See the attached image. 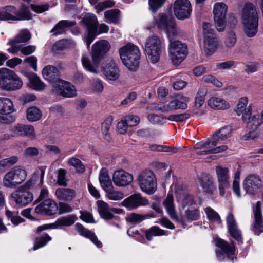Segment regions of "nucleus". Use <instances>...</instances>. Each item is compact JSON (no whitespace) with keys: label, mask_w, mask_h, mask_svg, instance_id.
Masks as SVG:
<instances>
[{"label":"nucleus","mask_w":263,"mask_h":263,"mask_svg":"<svg viewBox=\"0 0 263 263\" xmlns=\"http://www.w3.org/2000/svg\"><path fill=\"white\" fill-rule=\"evenodd\" d=\"M12 77L8 83L7 91H15L22 88L23 82L21 78L13 71Z\"/></svg>","instance_id":"nucleus-41"},{"label":"nucleus","mask_w":263,"mask_h":263,"mask_svg":"<svg viewBox=\"0 0 263 263\" xmlns=\"http://www.w3.org/2000/svg\"><path fill=\"white\" fill-rule=\"evenodd\" d=\"M92 63L89 55L84 54L82 58V63L85 69L89 72L97 74L99 72L98 67L100 59L91 54Z\"/></svg>","instance_id":"nucleus-24"},{"label":"nucleus","mask_w":263,"mask_h":263,"mask_svg":"<svg viewBox=\"0 0 263 263\" xmlns=\"http://www.w3.org/2000/svg\"><path fill=\"white\" fill-rule=\"evenodd\" d=\"M50 240H51V237L49 235L47 234H43L41 237L36 239L32 249L36 250L40 248L43 247Z\"/></svg>","instance_id":"nucleus-51"},{"label":"nucleus","mask_w":263,"mask_h":263,"mask_svg":"<svg viewBox=\"0 0 263 263\" xmlns=\"http://www.w3.org/2000/svg\"><path fill=\"white\" fill-rule=\"evenodd\" d=\"M42 111L36 107H31L27 111L26 117L30 122H35L41 119Z\"/></svg>","instance_id":"nucleus-46"},{"label":"nucleus","mask_w":263,"mask_h":263,"mask_svg":"<svg viewBox=\"0 0 263 263\" xmlns=\"http://www.w3.org/2000/svg\"><path fill=\"white\" fill-rule=\"evenodd\" d=\"M149 148L153 151L166 152L171 153H176L178 151V149L176 147L158 144H152L149 146Z\"/></svg>","instance_id":"nucleus-53"},{"label":"nucleus","mask_w":263,"mask_h":263,"mask_svg":"<svg viewBox=\"0 0 263 263\" xmlns=\"http://www.w3.org/2000/svg\"><path fill=\"white\" fill-rule=\"evenodd\" d=\"M217 145V141L212 139V140L201 141L197 143L194 145V149L198 155H206L221 153L228 148L225 145L216 147Z\"/></svg>","instance_id":"nucleus-11"},{"label":"nucleus","mask_w":263,"mask_h":263,"mask_svg":"<svg viewBox=\"0 0 263 263\" xmlns=\"http://www.w3.org/2000/svg\"><path fill=\"white\" fill-rule=\"evenodd\" d=\"M146 239L150 241L154 236H162L165 234L163 230L160 229L157 226H153L145 231Z\"/></svg>","instance_id":"nucleus-48"},{"label":"nucleus","mask_w":263,"mask_h":263,"mask_svg":"<svg viewBox=\"0 0 263 263\" xmlns=\"http://www.w3.org/2000/svg\"><path fill=\"white\" fill-rule=\"evenodd\" d=\"M174 11L179 20L189 18L192 12L190 2L188 0H176L174 5Z\"/></svg>","instance_id":"nucleus-16"},{"label":"nucleus","mask_w":263,"mask_h":263,"mask_svg":"<svg viewBox=\"0 0 263 263\" xmlns=\"http://www.w3.org/2000/svg\"><path fill=\"white\" fill-rule=\"evenodd\" d=\"M169 57L174 65H179L186 58L188 51L184 43L178 40H170L168 47Z\"/></svg>","instance_id":"nucleus-9"},{"label":"nucleus","mask_w":263,"mask_h":263,"mask_svg":"<svg viewBox=\"0 0 263 263\" xmlns=\"http://www.w3.org/2000/svg\"><path fill=\"white\" fill-rule=\"evenodd\" d=\"M163 43L158 36L148 37L144 43V51L148 59L153 63L159 61L162 53Z\"/></svg>","instance_id":"nucleus-6"},{"label":"nucleus","mask_w":263,"mask_h":263,"mask_svg":"<svg viewBox=\"0 0 263 263\" xmlns=\"http://www.w3.org/2000/svg\"><path fill=\"white\" fill-rule=\"evenodd\" d=\"M53 90L57 94L65 98H73L77 95V89L72 84L61 80L55 82Z\"/></svg>","instance_id":"nucleus-14"},{"label":"nucleus","mask_w":263,"mask_h":263,"mask_svg":"<svg viewBox=\"0 0 263 263\" xmlns=\"http://www.w3.org/2000/svg\"><path fill=\"white\" fill-rule=\"evenodd\" d=\"M81 24L87 28V31H97L98 21L93 14H86L81 20Z\"/></svg>","instance_id":"nucleus-32"},{"label":"nucleus","mask_w":263,"mask_h":263,"mask_svg":"<svg viewBox=\"0 0 263 263\" xmlns=\"http://www.w3.org/2000/svg\"><path fill=\"white\" fill-rule=\"evenodd\" d=\"M18 160L17 156H13L0 160V169L9 167L15 164Z\"/></svg>","instance_id":"nucleus-57"},{"label":"nucleus","mask_w":263,"mask_h":263,"mask_svg":"<svg viewBox=\"0 0 263 263\" xmlns=\"http://www.w3.org/2000/svg\"><path fill=\"white\" fill-rule=\"evenodd\" d=\"M198 182L207 194L212 195L216 190L212 177L208 174H201L198 178Z\"/></svg>","instance_id":"nucleus-23"},{"label":"nucleus","mask_w":263,"mask_h":263,"mask_svg":"<svg viewBox=\"0 0 263 263\" xmlns=\"http://www.w3.org/2000/svg\"><path fill=\"white\" fill-rule=\"evenodd\" d=\"M115 2L112 0H106L102 2H100L95 6L97 12H99L105 9L114 6Z\"/></svg>","instance_id":"nucleus-60"},{"label":"nucleus","mask_w":263,"mask_h":263,"mask_svg":"<svg viewBox=\"0 0 263 263\" xmlns=\"http://www.w3.org/2000/svg\"><path fill=\"white\" fill-rule=\"evenodd\" d=\"M91 88L97 93H101L104 89L103 85L101 80L99 79H94L91 82Z\"/></svg>","instance_id":"nucleus-64"},{"label":"nucleus","mask_w":263,"mask_h":263,"mask_svg":"<svg viewBox=\"0 0 263 263\" xmlns=\"http://www.w3.org/2000/svg\"><path fill=\"white\" fill-rule=\"evenodd\" d=\"M202 81L206 83H211L218 88L223 86L222 83L212 74L205 75L202 77Z\"/></svg>","instance_id":"nucleus-56"},{"label":"nucleus","mask_w":263,"mask_h":263,"mask_svg":"<svg viewBox=\"0 0 263 263\" xmlns=\"http://www.w3.org/2000/svg\"><path fill=\"white\" fill-rule=\"evenodd\" d=\"M16 8L13 6H6L0 9V20H15Z\"/></svg>","instance_id":"nucleus-40"},{"label":"nucleus","mask_w":263,"mask_h":263,"mask_svg":"<svg viewBox=\"0 0 263 263\" xmlns=\"http://www.w3.org/2000/svg\"><path fill=\"white\" fill-rule=\"evenodd\" d=\"M119 53L126 67L132 71L138 69L141 56V52L138 46L133 43H128L119 49Z\"/></svg>","instance_id":"nucleus-2"},{"label":"nucleus","mask_w":263,"mask_h":263,"mask_svg":"<svg viewBox=\"0 0 263 263\" xmlns=\"http://www.w3.org/2000/svg\"><path fill=\"white\" fill-rule=\"evenodd\" d=\"M32 16L30 13L28 8L23 6L21 10L17 11L15 14V20H31Z\"/></svg>","instance_id":"nucleus-50"},{"label":"nucleus","mask_w":263,"mask_h":263,"mask_svg":"<svg viewBox=\"0 0 263 263\" xmlns=\"http://www.w3.org/2000/svg\"><path fill=\"white\" fill-rule=\"evenodd\" d=\"M27 176V171L24 167L14 166L4 175L3 184L7 188L15 189L26 180Z\"/></svg>","instance_id":"nucleus-4"},{"label":"nucleus","mask_w":263,"mask_h":263,"mask_svg":"<svg viewBox=\"0 0 263 263\" xmlns=\"http://www.w3.org/2000/svg\"><path fill=\"white\" fill-rule=\"evenodd\" d=\"M176 198L177 201L182 204L183 208L187 206H191L195 203L193 197L187 194L183 193L182 194L177 192Z\"/></svg>","instance_id":"nucleus-44"},{"label":"nucleus","mask_w":263,"mask_h":263,"mask_svg":"<svg viewBox=\"0 0 263 263\" xmlns=\"http://www.w3.org/2000/svg\"><path fill=\"white\" fill-rule=\"evenodd\" d=\"M102 69L103 74L107 80L116 81L119 79L120 70L114 61L110 60L104 63Z\"/></svg>","instance_id":"nucleus-18"},{"label":"nucleus","mask_w":263,"mask_h":263,"mask_svg":"<svg viewBox=\"0 0 263 263\" xmlns=\"http://www.w3.org/2000/svg\"><path fill=\"white\" fill-rule=\"evenodd\" d=\"M227 223L231 235L237 241L242 242V238L241 232L238 229L234 216L231 212L229 213L227 217Z\"/></svg>","instance_id":"nucleus-22"},{"label":"nucleus","mask_w":263,"mask_h":263,"mask_svg":"<svg viewBox=\"0 0 263 263\" xmlns=\"http://www.w3.org/2000/svg\"><path fill=\"white\" fill-rule=\"evenodd\" d=\"M163 204L171 218L178 221L179 219L176 213L174 198L172 194H167L166 198L163 202Z\"/></svg>","instance_id":"nucleus-31"},{"label":"nucleus","mask_w":263,"mask_h":263,"mask_svg":"<svg viewBox=\"0 0 263 263\" xmlns=\"http://www.w3.org/2000/svg\"><path fill=\"white\" fill-rule=\"evenodd\" d=\"M68 165L74 167L77 172L81 173L85 171V166L81 160L75 157H71L68 161Z\"/></svg>","instance_id":"nucleus-52"},{"label":"nucleus","mask_w":263,"mask_h":263,"mask_svg":"<svg viewBox=\"0 0 263 263\" xmlns=\"http://www.w3.org/2000/svg\"><path fill=\"white\" fill-rule=\"evenodd\" d=\"M236 41L237 37L235 32L233 31H231L227 34L224 41L225 46L228 49H231L235 46Z\"/></svg>","instance_id":"nucleus-54"},{"label":"nucleus","mask_w":263,"mask_h":263,"mask_svg":"<svg viewBox=\"0 0 263 263\" xmlns=\"http://www.w3.org/2000/svg\"><path fill=\"white\" fill-rule=\"evenodd\" d=\"M204 212L210 221L212 222H217L218 223L221 222L219 215L211 207H207L204 209Z\"/></svg>","instance_id":"nucleus-49"},{"label":"nucleus","mask_w":263,"mask_h":263,"mask_svg":"<svg viewBox=\"0 0 263 263\" xmlns=\"http://www.w3.org/2000/svg\"><path fill=\"white\" fill-rule=\"evenodd\" d=\"M105 21L108 23L118 24L120 20V11L119 9H111L104 12Z\"/></svg>","instance_id":"nucleus-42"},{"label":"nucleus","mask_w":263,"mask_h":263,"mask_svg":"<svg viewBox=\"0 0 263 263\" xmlns=\"http://www.w3.org/2000/svg\"><path fill=\"white\" fill-rule=\"evenodd\" d=\"M155 23L157 28L164 31L170 39L176 37L180 33V30L176 25L174 19L164 13H160L157 16Z\"/></svg>","instance_id":"nucleus-7"},{"label":"nucleus","mask_w":263,"mask_h":263,"mask_svg":"<svg viewBox=\"0 0 263 263\" xmlns=\"http://www.w3.org/2000/svg\"><path fill=\"white\" fill-rule=\"evenodd\" d=\"M14 111L11 99L7 97H0V114H11Z\"/></svg>","instance_id":"nucleus-36"},{"label":"nucleus","mask_w":263,"mask_h":263,"mask_svg":"<svg viewBox=\"0 0 263 263\" xmlns=\"http://www.w3.org/2000/svg\"><path fill=\"white\" fill-rule=\"evenodd\" d=\"M112 117L109 116L105 119L102 124L101 129L103 134H104V138L108 141H109L111 140V137L109 134V130L112 125Z\"/></svg>","instance_id":"nucleus-47"},{"label":"nucleus","mask_w":263,"mask_h":263,"mask_svg":"<svg viewBox=\"0 0 263 263\" xmlns=\"http://www.w3.org/2000/svg\"><path fill=\"white\" fill-rule=\"evenodd\" d=\"M58 209L56 202L50 198L45 199L35 209V212L39 214L51 215Z\"/></svg>","instance_id":"nucleus-21"},{"label":"nucleus","mask_w":263,"mask_h":263,"mask_svg":"<svg viewBox=\"0 0 263 263\" xmlns=\"http://www.w3.org/2000/svg\"><path fill=\"white\" fill-rule=\"evenodd\" d=\"M211 27V24L209 23L204 22L203 23V41L202 50L206 56H210L214 53L218 45V39Z\"/></svg>","instance_id":"nucleus-5"},{"label":"nucleus","mask_w":263,"mask_h":263,"mask_svg":"<svg viewBox=\"0 0 263 263\" xmlns=\"http://www.w3.org/2000/svg\"><path fill=\"white\" fill-rule=\"evenodd\" d=\"M106 197L109 200L114 201H119L122 200L124 197L123 192L120 191L111 189L106 194Z\"/></svg>","instance_id":"nucleus-55"},{"label":"nucleus","mask_w":263,"mask_h":263,"mask_svg":"<svg viewBox=\"0 0 263 263\" xmlns=\"http://www.w3.org/2000/svg\"><path fill=\"white\" fill-rule=\"evenodd\" d=\"M242 22L244 31L248 37H253L257 32L258 15L255 6L252 3L246 4L242 10Z\"/></svg>","instance_id":"nucleus-1"},{"label":"nucleus","mask_w":263,"mask_h":263,"mask_svg":"<svg viewBox=\"0 0 263 263\" xmlns=\"http://www.w3.org/2000/svg\"><path fill=\"white\" fill-rule=\"evenodd\" d=\"M190 117V115L188 113H183L181 114H176L170 115L167 119L171 121L181 122Z\"/></svg>","instance_id":"nucleus-61"},{"label":"nucleus","mask_w":263,"mask_h":263,"mask_svg":"<svg viewBox=\"0 0 263 263\" xmlns=\"http://www.w3.org/2000/svg\"><path fill=\"white\" fill-rule=\"evenodd\" d=\"M29 80V86L37 91H42L46 87V85L40 79L39 77L34 73L27 74L26 76Z\"/></svg>","instance_id":"nucleus-37"},{"label":"nucleus","mask_w":263,"mask_h":263,"mask_svg":"<svg viewBox=\"0 0 263 263\" xmlns=\"http://www.w3.org/2000/svg\"><path fill=\"white\" fill-rule=\"evenodd\" d=\"M42 75L45 80L52 81L59 77V71L55 67L52 65H47L43 69Z\"/></svg>","instance_id":"nucleus-39"},{"label":"nucleus","mask_w":263,"mask_h":263,"mask_svg":"<svg viewBox=\"0 0 263 263\" xmlns=\"http://www.w3.org/2000/svg\"><path fill=\"white\" fill-rule=\"evenodd\" d=\"M137 180L141 190L146 194L151 195L156 191L157 179L153 171L145 170L141 172Z\"/></svg>","instance_id":"nucleus-10"},{"label":"nucleus","mask_w":263,"mask_h":263,"mask_svg":"<svg viewBox=\"0 0 263 263\" xmlns=\"http://www.w3.org/2000/svg\"><path fill=\"white\" fill-rule=\"evenodd\" d=\"M31 36V34L28 30L23 29L14 39L10 40V44L26 43L30 40Z\"/></svg>","instance_id":"nucleus-45"},{"label":"nucleus","mask_w":263,"mask_h":263,"mask_svg":"<svg viewBox=\"0 0 263 263\" xmlns=\"http://www.w3.org/2000/svg\"><path fill=\"white\" fill-rule=\"evenodd\" d=\"M228 6L223 2L216 3L213 7V13L215 26L219 32H222L226 28V14Z\"/></svg>","instance_id":"nucleus-12"},{"label":"nucleus","mask_w":263,"mask_h":263,"mask_svg":"<svg viewBox=\"0 0 263 263\" xmlns=\"http://www.w3.org/2000/svg\"><path fill=\"white\" fill-rule=\"evenodd\" d=\"M248 99L246 97H242L239 99L237 105L234 109L238 116H243L247 114H250L252 107L248 104Z\"/></svg>","instance_id":"nucleus-30"},{"label":"nucleus","mask_w":263,"mask_h":263,"mask_svg":"<svg viewBox=\"0 0 263 263\" xmlns=\"http://www.w3.org/2000/svg\"><path fill=\"white\" fill-rule=\"evenodd\" d=\"M216 245L221 249L222 252L226 254L228 258L233 259L234 254V247L233 244H228L223 239H218L216 240Z\"/></svg>","instance_id":"nucleus-35"},{"label":"nucleus","mask_w":263,"mask_h":263,"mask_svg":"<svg viewBox=\"0 0 263 263\" xmlns=\"http://www.w3.org/2000/svg\"><path fill=\"white\" fill-rule=\"evenodd\" d=\"M232 128L230 126H224L215 133L212 136V139L218 143L220 140H224L229 137L231 133Z\"/></svg>","instance_id":"nucleus-43"},{"label":"nucleus","mask_w":263,"mask_h":263,"mask_svg":"<svg viewBox=\"0 0 263 263\" xmlns=\"http://www.w3.org/2000/svg\"><path fill=\"white\" fill-rule=\"evenodd\" d=\"M208 106L214 110H226L230 107V103L226 100L216 96L211 97L208 101Z\"/></svg>","instance_id":"nucleus-27"},{"label":"nucleus","mask_w":263,"mask_h":263,"mask_svg":"<svg viewBox=\"0 0 263 263\" xmlns=\"http://www.w3.org/2000/svg\"><path fill=\"white\" fill-rule=\"evenodd\" d=\"M75 228L81 235L89 238L98 248L102 247L101 242L98 240L93 232L85 229L82 224L78 223L76 224Z\"/></svg>","instance_id":"nucleus-28"},{"label":"nucleus","mask_w":263,"mask_h":263,"mask_svg":"<svg viewBox=\"0 0 263 263\" xmlns=\"http://www.w3.org/2000/svg\"><path fill=\"white\" fill-rule=\"evenodd\" d=\"M97 210L100 216L105 220H109L113 217L111 209L108 203L103 200L97 201Z\"/></svg>","instance_id":"nucleus-33"},{"label":"nucleus","mask_w":263,"mask_h":263,"mask_svg":"<svg viewBox=\"0 0 263 263\" xmlns=\"http://www.w3.org/2000/svg\"><path fill=\"white\" fill-rule=\"evenodd\" d=\"M189 101V99L183 96H176V104L177 109H186L187 108L186 103Z\"/></svg>","instance_id":"nucleus-58"},{"label":"nucleus","mask_w":263,"mask_h":263,"mask_svg":"<svg viewBox=\"0 0 263 263\" xmlns=\"http://www.w3.org/2000/svg\"><path fill=\"white\" fill-rule=\"evenodd\" d=\"M13 71L7 68H0V88L7 90Z\"/></svg>","instance_id":"nucleus-38"},{"label":"nucleus","mask_w":263,"mask_h":263,"mask_svg":"<svg viewBox=\"0 0 263 263\" xmlns=\"http://www.w3.org/2000/svg\"><path fill=\"white\" fill-rule=\"evenodd\" d=\"M34 176L27 181L24 184L20 186L11 194L12 199L16 204L20 206H25L32 201L33 196L32 193L29 191V189L34 184Z\"/></svg>","instance_id":"nucleus-8"},{"label":"nucleus","mask_w":263,"mask_h":263,"mask_svg":"<svg viewBox=\"0 0 263 263\" xmlns=\"http://www.w3.org/2000/svg\"><path fill=\"white\" fill-rule=\"evenodd\" d=\"M240 175V173L239 171L236 172L233 182V191L238 197H241L239 185Z\"/></svg>","instance_id":"nucleus-59"},{"label":"nucleus","mask_w":263,"mask_h":263,"mask_svg":"<svg viewBox=\"0 0 263 263\" xmlns=\"http://www.w3.org/2000/svg\"><path fill=\"white\" fill-rule=\"evenodd\" d=\"M241 120L248 132L245 136V139H254L258 136V129L263 124V110L246 114L241 116Z\"/></svg>","instance_id":"nucleus-3"},{"label":"nucleus","mask_w":263,"mask_h":263,"mask_svg":"<svg viewBox=\"0 0 263 263\" xmlns=\"http://www.w3.org/2000/svg\"><path fill=\"white\" fill-rule=\"evenodd\" d=\"M166 0H149V5L151 10L155 12L165 3Z\"/></svg>","instance_id":"nucleus-63"},{"label":"nucleus","mask_w":263,"mask_h":263,"mask_svg":"<svg viewBox=\"0 0 263 263\" xmlns=\"http://www.w3.org/2000/svg\"><path fill=\"white\" fill-rule=\"evenodd\" d=\"M76 22L69 20H62L59 21L52 29L51 32L53 35H57L64 33L67 29L75 25Z\"/></svg>","instance_id":"nucleus-34"},{"label":"nucleus","mask_w":263,"mask_h":263,"mask_svg":"<svg viewBox=\"0 0 263 263\" xmlns=\"http://www.w3.org/2000/svg\"><path fill=\"white\" fill-rule=\"evenodd\" d=\"M112 181L115 185L121 187L127 185L133 181L132 175L123 170L114 172L112 176Z\"/></svg>","instance_id":"nucleus-20"},{"label":"nucleus","mask_w":263,"mask_h":263,"mask_svg":"<svg viewBox=\"0 0 263 263\" xmlns=\"http://www.w3.org/2000/svg\"><path fill=\"white\" fill-rule=\"evenodd\" d=\"M66 172L65 170L60 168L58 172L57 183L60 186H66L67 185L65 178Z\"/></svg>","instance_id":"nucleus-62"},{"label":"nucleus","mask_w":263,"mask_h":263,"mask_svg":"<svg viewBox=\"0 0 263 263\" xmlns=\"http://www.w3.org/2000/svg\"><path fill=\"white\" fill-rule=\"evenodd\" d=\"M110 48L109 43L104 40L95 43L92 47V54L99 59L104 54L109 51Z\"/></svg>","instance_id":"nucleus-26"},{"label":"nucleus","mask_w":263,"mask_h":263,"mask_svg":"<svg viewBox=\"0 0 263 263\" xmlns=\"http://www.w3.org/2000/svg\"><path fill=\"white\" fill-rule=\"evenodd\" d=\"M76 218L77 217L74 215H69L62 217L58 218L53 223L45 224L38 227L36 231L37 233H40L48 229H58L63 226L69 227L74 223Z\"/></svg>","instance_id":"nucleus-15"},{"label":"nucleus","mask_w":263,"mask_h":263,"mask_svg":"<svg viewBox=\"0 0 263 263\" xmlns=\"http://www.w3.org/2000/svg\"><path fill=\"white\" fill-rule=\"evenodd\" d=\"M57 198L60 200L71 201L76 196V191L70 188H58L55 192Z\"/></svg>","instance_id":"nucleus-29"},{"label":"nucleus","mask_w":263,"mask_h":263,"mask_svg":"<svg viewBox=\"0 0 263 263\" xmlns=\"http://www.w3.org/2000/svg\"><path fill=\"white\" fill-rule=\"evenodd\" d=\"M14 134L34 139L36 137L34 128L31 125L17 124L13 127Z\"/></svg>","instance_id":"nucleus-25"},{"label":"nucleus","mask_w":263,"mask_h":263,"mask_svg":"<svg viewBox=\"0 0 263 263\" xmlns=\"http://www.w3.org/2000/svg\"><path fill=\"white\" fill-rule=\"evenodd\" d=\"M148 201L139 194H135L125 199L121 203L122 206L129 210H134L140 206L146 205Z\"/></svg>","instance_id":"nucleus-19"},{"label":"nucleus","mask_w":263,"mask_h":263,"mask_svg":"<svg viewBox=\"0 0 263 263\" xmlns=\"http://www.w3.org/2000/svg\"><path fill=\"white\" fill-rule=\"evenodd\" d=\"M262 186L260 177L255 175H249L246 177L243 182V189L249 194H254Z\"/></svg>","instance_id":"nucleus-17"},{"label":"nucleus","mask_w":263,"mask_h":263,"mask_svg":"<svg viewBox=\"0 0 263 263\" xmlns=\"http://www.w3.org/2000/svg\"><path fill=\"white\" fill-rule=\"evenodd\" d=\"M216 176L218 183L219 194L223 196L226 191L229 188L231 176L228 167L221 165L215 167Z\"/></svg>","instance_id":"nucleus-13"}]
</instances>
